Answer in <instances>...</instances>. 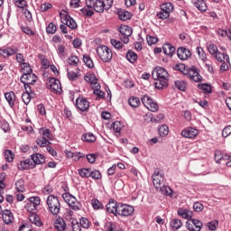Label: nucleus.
<instances>
[{
	"mask_svg": "<svg viewBox=\"0 0 231 231\" xmlns=\"http://www.w3.org/2000/svg\"><path fill=\"white\" fill-rule=\"evenodd\" d=\"M231 134V125H227L226 126L223 131H222V136L224 138H228V136H230Z\"/></svg>",
	"mask_w": 231,
	"mask_h": 231,
	"instance_id": "nucleus-59",
	"label": "nucleus"
},
{
	"mask_svg": "<svg viewBox=\"0 0 231 231\" xmlns=\"http://www.w3.org/2000/svg\"><path fill=\"white\" fill-rule=\"evenodd\" d=\"M5 98L8 102L10 107H14L15 106V93L14 91L7 92L5 94Z\"/></svg>",
	"mask_w": 231,
	"mask_h": 231,
	"instance_id": "nucleus-22",
	"label": "nucleus"
},
{
	"mask_svg": "<svg viewBox=\"0 0 231 231\" xmlns=\"http://www.w3.org/2000/svg\"><path fill=\"white\" fill-rule=\"evenodd\" d=\"M93 93L94 95H96V97H97L98 98H104V97H106V93H104V91L100 90V85H97L96 87H93Z\"/></svg>",
	"mask_w": 231,
	"mask_h": 231,
	"instance_id": "nucleus-35",
	"label": "nucleus"
},
{
	"mask_svg": "<svg viewBox=\"0 0 231 231\" xmlns=\"http://www.w3.org/2000/svg\"><path fill=\"white\" fill-rule=\"evenodd\" d=\"M192 4L199 12H207V2L205 0H192Z\"/></svg>",
	"mask_w": 231,
	"mask_h": 231,
	"instance_id": "nucleus-21",
	"label": "nucleus"
},
{
	"mask_svg": "<svg viewBox=\"0 0 231 231\" xmlns=\"http://www.w3.org/2000/svg\"><path fill=\"white\" fill-rule=\"evenodd\" d=\"M46 32H47V33H51V35H53V33H55V32H57V26L55 24H53V23H51L47 26Z\"/></svg>",
	"mask_w": 231,
	"mask_h": 231,
	"instance_id": "nucleus-52",
	"label": "nucleus"
},
{
	"mask_svg": "<svg viewBox=\"0 0 231 231\" xmlns=\"http://www.w3.org/2000/svg\"><path fill=\"white\" fill-rule=\"evenodd\" d=\"M54 226L58 231H65L66 230V224L62 217L56 218L54 222Z\"/></svg>",
	"mask_w": 231,
	"mask_h": 231,
	"instance_id": "nucleus-24",
	"label": "nucleus"
},
{
	"mask_svg": "<svg viewBox=\"0 0 231 231\" xmlns=\"http://www.w3.org/2000/svg\"><path fill=\"white\" fill-rule=\"evenodd\" d=\"M15 6L18 8H26V5H28L25 0H14Z\"/></svg>",
	"mask_w": 231,
	"mask_h": 231,
	"instance_id": "nucleus-62",
	"label": "nucleus"
},
{
	"mask_svg": "<svg viewBox=\"0 0 231 231\" xmlns=\"http://www.w3.org/2000/svg\"><path fill=\"white\" fill-rule=\"evenodd\" d=\"M177 55L180 60H187L192 56V52L187 48L180 47L177 50Z\"/></svg>",
	"mask_w": 231,
	"mask_h": 231,
	"instance_id": "nucleus-16",
	"label": "nucleus"
},
{
	"mask_svg": "<svg viewBox=\"0 0 231 231\" xmlns=\"http://www.w3.org/2000/svg\"><path fill=\"white\" fill-rule=\"evenodd\" d=\"M31 161L34 163V167H36V165H41L45 162V157L41 153H34L31 155Z\"/></svg>",
	"mask_w": 231,
	"mask_h": 231,
	"instance_id": "nucleus-19",
	"label": "nucleus"
},
{
	"mask_svg": "<svg viewBox=\"0 0 231 231\" xmlns=\"http://www.w3.org/2000/svg\"><path fill=\"white\" fill-rule=\"evenodd\" d=\"M175 87L177 88V89H180V91H185V89L187 88V83L182 80H178L175 81Z\"/></svg>",
	"mask_w": 231,
	"mask_h": 231,
	"instance_id": "nucleus-46",
	"label": "nucleus"
},
{
	"mask_svg": "<svg viewBox=\"0 0 231 231\" xmlns=\"http://www.w3.org/2000/svg\"><path fill=\"white\" fill-rule=\"evenodd\" d=\"M70 222L72 231H82V226H80L79 220H77L76 218H71Z\"/></svg>",
	"mask_w": 231,
	"mask_h": 231,
	"instance_id": "nucleus-32",
	"label": "nucleus"
},
{
	"mask_svg": "<svg viewBox=\"0 0 231 231\" xmlns=\"http://www.w3.org/2000/svg\"><path fill=\"white\" fill-rule=\"evenodd\" d=\"M197 134H199V131L195 128H188L181 132V136L184 138H196Z\"/></svg>",
	"mask_w": 231,
	"mask_h": 231,
	"instance_id": "nucleus-18",
	"label": "nucleus"
},
{
	"mask_svg": "<svg viewBox=\"0 0 231 231\" xmlns=\"http://www.w3.org/2000/svg\"><path fill=\"white\" fill-rule=\"evenodd\" d=\"M91 205L95 210H101L105 208V206L98 199H92Z\"/></svg>",
	"mask_w": 231,
	"mask_h": 231,
	"instance_id": "nucleus-29",
	"label": "nucleus"
},
{
	"mask_svg": "<svg viewBox=\"0 0 231 231\" xmlns=\"http://www.w3.org/2000/svg\"><path fill=\"white\" fill-rule=\"evenodd\" d=\"M128 104L131 107H139L140 106V98L132 97L128 99Z\"/></svg>",
	"mask_w": 231,
	"mask_h": 231,
	"instance_id": "nucleus-36",
	"label": "nucleus"
},
{
	"mask_svg": "<svg viewBox=\"0 0 231 231\" xmlns=\"http://www.w3.org/2000/svg\"><path fill=\"white\" fill-rule=\"evenodd\" d=\"M18 231H33V229L32 228L31 225H29V224H22L19 226Z\"/></svg>",
	"mask_w": 231,
	"mask_h": 231,
	"instance_id": "nucleus-64",
	"label": "nucleus"
},
{
	"mask_svg": "<svg viewBox=\"0 0 231 231\" xmlns=\"http://www.w3.org/2000/svg\"><path fill=\"white\" fill-rule=\"evenodd\" d=\"M178 215L184 219H189L192 217L191 211L189 209H186V208H179Z\"/></svg>",
	"mask_w": 231,
	"mask_h": 231,
	"instance_id": "nucleus-25",
	"label": "nucleus"
},
{
	"mask_svg": "<svg viewBox=\"0 0 231 231\" xmlns=\"http://www.w3.org/2000/svg\"><path fill=\"white\" fill-rule=\"evenodd\" d=\"M208 52L210 53V55H216L217 53L219 52V51L217 50V46H216L215 44H210L208 47Z\"/></svg>",
	"mask_w": 231,
	"mask_h": 231,
	"instance_id": "nucleus-55",
	"label": "nucleus"
},
{
	"mask_svg": "<svg viewBox=\"0 0 231 231\" xmlns=\"http://www.w3.org/2000/svg\"><path fill=\"white\" fill-rule=\"evenodd\" d=\"M152 77L154 80H157L155 82L156 89H163V88L169 86V72L167 69L162 67H157L152 71Z\"/></svg>",
	"mask_w": 231,
	"mask_h": 231,
	"instance_id": "nucleus-1",
	"label": "nucleus"
},
{
	"mask_svg": "<svg viewBox=\"0 0 231 231\" xmlns=\"http://www.w3.org/2000/svg\"><path fill=\"white\" fill-rule=\"evenodd\" d=\"M215 59H217V60L218 62H224V60H226V62H230V57H228V55L225 54V53H221L218 52L215 55Z\"/></svg>",
	"mask_w": 231,
	"mask_h": 231,
	"instance_id": "nucleus-30",
	"label": "nucleus"
},
{
	"mask_svg": "<svg viewBox=\"0 0 231 231\" xmlns=\"http://www.w3.org/2000/svg\"><path fill=\"white\" fill-rule=\"evenodd\" d=\"M81 140H83V142H87V143H93V142L97 141V137H95V134L92 133H88L82 135Z\"/></svg>",
	"mask_w": 231,
	"mask_h": 231,
	"instance_id": "nucleus-27",
	"label": "nucleus"
},
{
	"mask_svg": "<svg viewBox=\"0 0 231 231\" xmlns=\"http://www.w3.org/2000/svg\"><path fill=\"white\" fill-rule=\"evenodd\" d=\"M79 225L84 229H89V227H90V222H89L88 218H87V217H81L79 219Z\"/></svg>",
	"mask_w": 231,
	"mask_h": 231,
	"instance_id": "nucleus-44",
	"label": "nucleus"
},
{
	"mask_svg": "<svg viewBox=\"0 0 231 231\" xmlns=\"http://www.w3.org/2000/svg\"><path fill=\"white\" fill-rule=\"evenodd\" d=\"M147 109H149V111H152V113H156V111L160 109V106H158V103H156V101H153L149 105V107Z\"/></svg>",
	"mask_w": 231,
	"mask_h": 231,
	"instance_id": "nucleus-57",
	"label": "nucleus"
},
{
	"mask_svg": "<svg viewBox=\"0 0 231 231\" xmlns=\"http://www.w3.org/2000/svg\"><path fill=\"white\" fill-rule=\"evenodd\" d=\"M214 159L216 162H219L220 161H223V152L220 150L215 151Z\"/></svg>",
	"mask_w": 231,
	"mask_h": 231,
	"instance_id": "nucleus-54",
	"label": "nucleus"
},
{
	"mask_svg": "<svg viewBox=\"0 0 231 231\" xmlns=\"http://www.w3.org/2000/svg\"><path fill=\"white\" fill-rule=\"evenodd\" d=\"M199 88H200L204 93H212V87H210L208 84L199 85Z\"/></svg>",
	"mask_w": 231,
	"mask_h": 231,
	"instance_id": "nucleus-58",
	"label": "nucleus"
},
{
	"mask_svg": "<svg viewBox=\"0 0 231 231\" xmlns=\"http://www.w3.org/2000/svg\"><path fill=\"white\" fill-rule=\"evenodd\" d=\"M170 226L173 230H179L183 226V222L180 218H173L170 222Z\"/></svg>",
	"mask_w": 231,
	"mask_h": 231,
	"instance_id": "nucleus-26",
	"label": "nucleus"
},
{
	"mask_svg": "<svg viewBox=\"0 0 231 231\" xmlns=\"http://www.w3.org/2000/svg\"><path fill=\"white\" fill-rule=\"evenodd\" d=\"M62 198L72 210L79 211L82 208V203L70 193H63Z\"/></svg>",
	"mask_w": 231,
	"mask_h": 231,
	"instance_id": "nucleus-6",
	"label": "nucleus"
},
{
	"mask_svg": "<svg viewBox=\"0 0 231 231\" xmlns=\"http://www.w3.org/2000/svg\"><path fill=\"white\" fill-rule=\"evenodd\" d=\"M65 152H66V155L68 158L77 157V158H75L76 161H79L80 158L84 157V155H82V153H80V152L74 153V152H72L70 151H67V150Z\"/></svg>",
	"mask_w": 231,
	"mask_h": 231,
	"instance_id": "nucleus-45",
	"label": "nucleus"
},
{
	"mask_svg": "<svg viewBox=\"0 0 231 231\" xmlns=\"http://www.w3.org/2000/svg\"><path fill=\"white\" fill-rule=\"evenodd\" d=\"M39 133L41 134V137L37 139V144L38 145H51V143L50 140H51L52 135L51 132L48 128H40Z\"/></svg>",
	"mask_w": 231,
	"mask_h": 231,
	"instance_id": "nucleus-5",
	"label": "nucleus"
},
{
	"mask_svg": "<svg viewBox=\"0 0 231 231\" xmlns=\"http://www.w3.org/2000/svg\"><path fill=\"white\" fill-rule=\"evenodd\" d=\"M141 100H142V103L143 104V106H145L146 108H148L149 105L153 102L152 98H151V97H149L148 95H144L142 97Z\"/></svg>",
	"mask_w": 231,
	"mask_h": 231,
	"instance_id": "nucleus-47",
	"label": "nucleus"
},
{
	"mask_svg": "<svg viewBox=\"0 0 231 231\" xmlns=\"http://www.w3.org/2000/svg\"><path fill=\"white\" fill-rule=\"evenodd\" d=\"M207 226L209 231H216L218 226V221H210L207 224Z\"/></svg>",
	"mask_w": 231,
	"mask_h": 231,
	"instance_id": "nucleus-51",
	"label": "nucleus"
},
{
	"mask_svg": "<svg viewBox=\"0 0 231 231\" xmlns=\"http://www.w3.org/2000/svg\"><path fill=\"white\" fill-rule=\"evenodd\" d=\"M76 106L79 111H88L89 109V102L84 97H78L76 100Z\"/></svg>",
	"mask_w": 231,
	"mask_h": 231,
	"instance_id": "nucleus-15",
	"label": "nucleus"
},
{
	"mask_svg": "<svg viewBox=\"0 0 231 231\" xmlns=\"http://www.w3.org/2000/svg\"><path fill=\"white\" fill-rule=\"evenodd\" d=\"M86 0L87 8H93L97 14L104 13V10H109L113 6V0Z\"/></svg>",
	"mask_w": 231,
	"mask_h": 231,
	"instance_id": "nucleus-2",
	"label": "nucleus"
},
{
	"mask_svg": "<svg viewBox=\"0 0 231 231\" xmlns=\"http://www.w3.org/2000/svg\"><path fill=\"white\" fill-rule=\"evenodd\" d=\"M197 51L200 60L203 62H207V53H205V51H203V48L198 47Z\"/></svg>",
	"mask_w": 231,
	"mask_h": 231,
	"instance_id": "nucleus-43",
	"label": "nucleus"
},
{
	"mask_svg": "<svg viewBox=\"0 0 231 231\" xmlns=\"http://www.w3.org/2000/svg\"><path fill=\"white\" fill-rule=\"evenodd\" d=\"M161 10L163 12H168V14H171L174 10V6L171 3H165L161 5Z\"/></svg>",
	"mask_w": 231,
	"mask_h": 231,
	"instance_id": "nucleus-38",
	"label": "nucleus"
},
{
	"mask_svg": "<svg viewBox=\"0 0 231 231\" xmlns=\"http://www.w3.org/2000/svg\"><path fill=\"white\" fill-rule=\"evenodd\" d=\"M157 17L159 19H169V17H171V13L162 10L157 14Z\"/></svg>",
	"mask_w": 231,
	"mask_h": 231,
	"instance_id": "nucleus-56",
	"label": "nucleus"
},
{
	"mask_svg": "<svg viewBox=\"0 0 231 231\" xmlns=\"http://www.w3.org/2000/svg\"><path fill=\"white\" fill-rule=\"evenodd\" d=\"M23 75H30L33 72L29 63H22Z\"/></svg>",
	"mask_w": 231,
	"mask_h": 231,
	"instance_id": "nucleus-33",
	"label": "nucleus"
},
{
	"mask_svg": "<svg viewBox=\"0 0 231 231\" xmlns=\"http://www.w3.org/2000/svg\"><path fill=\"white\" fill-rule=\"evenodd\" d=\"M2 219L5 225H11L14 221V216L12 210L4 209L2 211Z\"/></svg>",
	"mask_w": 231,
	"mask_h": 231,
	"instance_id": "nucleus-12",
	"label": "nucleus"
},
{
	"mask_svg": "<svg viewBox=\"0 0 231 231\" xmlns=\"http://www.w3.org/2000/svg\"><path fill=\"white\" fill-rule=\"evenodd\" d=\"M153 185L157 190L161 189V186L164 185V174L160 171L159 169H156L153 175Z\"/></svg>",
	"mask_w": 231,
	"mask_h": 231,
	"instance_id": "nucleus-11",
	"label": "nucleus"
},
{
	"mask_svg": "<svg viewBox=\"0 0 231 231\" xmlns=\"http://www.w3.org/2000/svg\"><path fill=\"white\" fill-rule=\"evenodd\" d=\"M83 62H85L86 66H88V68H95V64L93 63V60H91V57L88 56V55H84L83 56Z\"/></svg>",
	"mask_w": 231,
	"mask_h": 231,
	"instance_id": "nucleus-42",
	"label": "nucleus"
},
{
	"mask_svg": "<svg viewBox=\"0 0 231 231\" xmlns=\"http://www.w3.org/2000/svg\"><path fill=\"white\" fill-rule=\"evenodd\" d=\"M80 12L83 14V15H86L87 17H92L95 14V11L88 9L87 7L82 8Z\"/></svg>",
	"mask_w": 231,
	"mask_h": 231,
	"instance_id": "nucleus-53",
	"label": "nucleus"
},
{
	"mask_svg": "<svg viewBox=\"0 0 231 231\" xmlns=\"http://www.w3.org/2000/svg\"><path fill=\"white\" fill-rule=\"evenodd\" d=\"M29 221L31 224L35 225L38 227L43 226V223L42 222L41 217L35 212L29 214Z\"/></svg>",
	"mask_w": 231,
	"mask_h": 231,
	"instance_id": "nucleus-17",
	"label": "nucleus"
},
{
	"mask_svg": "<svg viewBox=\"0 0 231 231\" xmlns=\"http://www.w3.org/2000/svg\"><path fill=\"white\" fill-rule=\"evenodd\" d=\"M60 17L62 24H66L71 18V16L68 14V11L66 10H62L61 13H60Z\"/></svg>",
	"mask_w": 231,
	"mask_h": 231,
	"instance_id": "nucleus-31",
	"label": "nucleus"
},
{
	"mask_svg": "<svg viewBox=\"0 0 231 231\" xmlns=\"http://www.w3.org/2000/svg\"><path fill=\"white\" fill-rule=\"evenodd\" d=\"M119 32L125 37H131L133 35V29L127 25H121L119 27Z\"/></svg>",
	"mask_w": 231,
	"mask_h": 231,
	"instance_id": "nucleus-23",
	"label": "nucleus"
},
{
	"mask_svg": "<svg viewBox=\"0 0 231 231\" xmlns=\"http://www.w3.org/2000/svg\"><path fill=\"white\" fill-rule=\"evenodd\" d=\"M90 169H79V174L81 178H89L90 177Z\"/></svg>",
	"mask_w": 231,
	"mask_h": 231,
	"instance_id": "nucleus-48",
	"label": "nucleus"
},
{
	"mask_svg": "<svg viewBox=\"0 0 231 231\" xmlns=\"http://www.w3.org/2000/svg\"><path fill=\"white\" fill-rule=\"evenodd\" d=\"M159 134L160 136H167V134H169V126H167V125H162L159 128Z\"/></svg>",
	"mask_w": 231,
	"mask_h": 231,
	"instance_id": "nucleus-49",
	"label": "nucleus"
},
{
	"mask_svg": "<svg viewBox=\"0 0 231 231\" xmlns=\"http://www.w3.org/2000/svg\"><path fill=\"white\" fill-rule=\"evenodd\" d=\"M15 189L17 192H24L25 191L24 181L23 180H19L18 181H16Z\"/></svg>",
	"mask_w": 231,
	"mask_h": 231,
	"instance_id": "nucleus-40",
	"label": "nucleus"
},
{
	"mask_svg": "<svg viewBox=\"0 0 231 231\" xmlns=\"http://www.w3.org/2000/svg\"><path fill=\"white\" fill-rule=\"evenodd\" d=\"M97 53L103 62H111L113 60V51L106 45L97 47Z\"/></svg>",
	"mask_w": 231,
	"mask_h": 231,
	"instance_id": "nucleus-4",
	"label": "nucleus"
},
{
	"mask_svg": "<svg viewBox=\"0 0 231 231\" xmlns=\"http://www.w3.org/2000/svg\"><path fill=\"white\" fill-rule=\"evenodd\" d=\"M162 51L164 55H168V57H172V55L176 53V47L172 46L171 43H165L162 46Z\"/></svg>",
	"mask_w": 231,
	"mask_h": 231,
	"instance_id": "nucleus-20",
	"label": "nucleus"
},
{
	"mask_svg": "<svg viewBox=\"0 0 231 231\" xmlns=\"http://www.w3.org/2000/svg\"><path fill=\"white\" fill-rule=\"evenodd\" d=\"M185 75L190 79L191 80H193V82H201L202 80V77L201 75H199V72L198 71V68H196L195 66L187 69Z\"/></svg>",
	"mask_w": 231,
	"mask_h": 231,
	"instance_id": "nucleus-10",
	"label": "nucleus"
},
{
	"mask_svg": "<svg viewBox=\"0 0 231 231\" xmlns=\"http://www.w3.org/2000/svg\"><path fill=\"white\" fill-rule=\"evenodd\" d=\"M134 213V208L132 205L125 203H118L117 205V217H132Z\"/></svg>",
	"mask_w": 231,
	"mask_h": 231,
	"instance_id": "nucleus-7",
	"label": "nucleus"
},
{
	"mask_svg": "<svg viewBox=\"0 0 231 231\" xmlns=\"http://www.w3.org/2000/svg\"><path fill=\"white\" fill-rule=\"evenodd\" d=\"M126 59L131 62V64H134V62L138 60V55L133 51H128L126 53Z\"/></svg>",
	"mask_w": 231,
	"mask_h": 231,
	"instance_id": "nucleus-28",
	"label": "nucleus"
},
{
	"mask_svg": "<svg viewBox=\"0 0 231 231\" xmlns=\"http://www.w3.org/2000/svg\"><path fill=\"white\" fill-rule=\"evenodd\" d=\"M89 177H91L94 180H101L102 174L98 171H90Z\"/></svg>",
	"mask_w": 231,
	"mask_h": 231,
	"instance_id": "nucleus-60",
	"label": "nucleus"
},
{
	"mask_svg": "<svg viewBox=\"0 0 231 231\" xmlns=\"http://www.w3.org/2000/svg\"><path fill=\"white\" fill-rule=\"evenodd\" d=\"M118 205L116 200L112 199L106 205V210L109 214H114L115 217H117L118 213Z\"/></svg>",
	"mask_w": 231,
	"mask_h": 231,
	"instance_id": "nucleus-13",
	"label": "nucleus"
},
{
	"mask_svg": "<svg viewBox=\"0 0 231 231\" xmlns=\"http://www.w3.org/2000/svg\"><path fill=\"white\" fill-rule=\"evenodd\" d=\"M47 88L51 91V93H55V95L62 94V86L60 85V81L55 78H49L47 79Z\"/></svg>",
	"mask_w": 231,
	"mask_h": 231,
	"instance_id": "nucleus-8",
	"label": "nucleus"
},
{
	"mask_svg": "<svg viewBox=\"0 0 231 231\" xmlns=\"http://www.w3.org/2000/svg\"><path fill=\"white\" fill-rule=\"evenodd\" d=\"M23 102L28 106L29 102L32 101V97L28 93H23L22 96Z\"/></svg>",
	"mask_w": 231,
	"mask_h": 231,
	"instance_id": "nucleus-63",
	"label": "nucleus"
},
{
	"mask_svg": "<svg viewBox=\"0 0 231 231\" xmlns=\"http://www.w3.org/2000/svg\"><path fill=\"white\" fill-rule=\"evenodd\" d=\"M118 18L121 21H129V19H131V13H129L128 11L120 12L118 14Z\"/></svg>",
	"mask_w": 231,
	"mask_h": 231,
	"instance_id": "nucleus-39",
	"label": "nucleus"
},
{
	"mask_svg": "<svg viewBox=\"0 0 231 231\" xmlns=\"http://www.w3.org/2000/svg\"><path fill=\"white\" fill-rule=\"evenodd\" d=\"M29 202H31L30 206H32V208H35V207L40 206L41 199L40 197H31Z\"/></svg>",
	"mask_w": 231,
	"mask_h": 231,
	"instance_id": "nucleus-41",
	"label": "nucleus"
},
{
	"mask_svg": "<svg viewBox=\"0 0 231 231\" xmlns=\"http://www.w3.org/2000/svg\"><path fill=\"white\" fill-rule=\"evenodd\" d=\"M4 157H5L6 162H11L14 159V153L10 150H5L4 152Z\"/></svg>",
	"mask_w": 231,
	"mask_h": 231,
	"instance_id": "nucleus-37",
	"label": "nucleus"
},
{
	"mask_svg": "<svg viewBox=\"0 0 231 231\" xmlns=\"http://www.w3.org/2000/svg\"><path fill=\"white\" fill-rule=\"evenodd\" d=\"M48 211L54 217L58 216L60 211V202L55 195H49L46 200Z\"/></svg>",
	"mask_w": 231,
	"mask_h": 231,
	"instance_id": "nucleus-3",
	"label": "nucleus"
},
{
	"mask_svg": "<svg viewBox=\"0 0 231 231\" xmlns=\"http://www.w3.org/2000/svg\"><path fill=\"white\" fill-rule=\"evenodd\" d=\"M105 231H117L116 225L113 222L106 223Z\"/></svg>",
	"mask_w": 231,
	"mask_h": 231,
	"instance_id": "nucleus-50",
	"label": "nucleus"
},
{
	"mask_svg": "<svg viewBox=\"0 0 231 231\" xmlns=\"http://www.w3.org/2000/svg\"><path fill=\"white\" fill-rule=\"evenodd\" d=\"M65 24L71 30H75V28H77V22H75L71 17L69 19V21Z\"/></svg>",
	"mask_w": 231,
	"mask_h": 231,
	"instance_id": "nucleus-61",
	"label": "nucleus"
},
{
	"mask_svg": "<svg viewBox=\"0 0 231 231\" xmlns=\"http://www.w3.org/2000/svg\"><path fill=\"white\" fill-rule=\"evenodd\" d=\"M20 80L23 84H31V86H33L37 82V76L33 73L23 74Z\"/></svg>",
	"mask_w": 231,
	"mask_h": 231,
	"instance_id": "nucleus-14",
	"label": "nucleus"
},
{
	"mask_svg": "<svg viewBox=\"0 0 231 231\" xmlns=\"http://www.w3.org/2000/svg\"><path fill=\"white\" fill-rule=\"evenodd\" d=\"M186 227L188 231H201L203 223L199 219L190 218L186 222Z\"/></svg>",
	"mask_w": 231,
	"mask_h": 231,
	"instance_id": "nucleus-9",
	"label": "nucleus"
},
{
	"mask_svg": "<svg viewBox=\"0 0 231 231\" xmlns=\"http://www.w3.org/2000/svg\"><path fill=\"white\" fill-rule=\"evenodd\" d=\"M158 190L161 191L162 195L172 196V189H171L169 187L164 186V184H162Z\"/></svg>",
	"mask_w": 231,
	"mask_h": 231,
	"instance_id": "nucleus-34",
	"label": "nucleus"
}]
</instances>
